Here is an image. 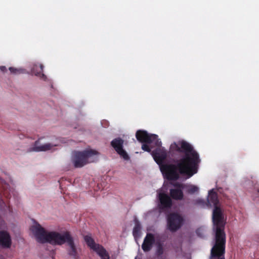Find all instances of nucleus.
I'll use <instances>...</instances> for the list:
<instances>
[{
  "label": "nucleus",
  "mask_w": 259,
  "mask_h": 259,
  "mask_svg": "<svg viewBox=\"0 0 259 259\" xmlns=\"http://www.w3.org/2000/svg\"><path fill=\"white\" fill-rule=\"evenodd\" d=\"M169 153L175 158L179 154L180 158L175 160L174 163L162 164L167 158L166 150L162 147L156 148L152 152L154 160L160 165L161 172L168 180L177 181L180 175L190 178L197 172L200 162L199 156L188 142L184 140L174 142L170 145Z\"/></svg>",
  "instance_id": "1"
},
{
  "label": "nucleus",
  "mask_w": 259,
  "mask_h": 259,
  "mask_svg": "<svg viewBox=\"0 0 259 259\" xmlns=\"http://www.w3.org/2000/svg\"><path fill=\"white\" fill-rule=\"evenodd\" d=\"M257 193H259V189H257Z\"/></svg>",
  "instance_id": "25"
},
{
  "label": "nucleus",
  "mask_w": 259,
  "mask_h": 259,
  "mask_svg": "<svg viewBox=\"0 0 259 259\" xmlns=\"http://www.w3.org/2000/svg\"><path fill=\"white\" fill-rule=\"evenodd\" d=\"M31 231L34 234L37 242L49 243L54 245H61L66 243L67 254L73 259L79 258V248L75 245L74 239L69 231L61 234L58 232H47L41 225L36 223L31 226Z\"/></svg>",
  "instance_id": "2"
},
{
  "label": "nucleus",
  "mask_w": 259,
  "mask_h": 259,
  "mask_svg": "<svg viewBox=\"0 0 259 259\" xmlns=\"http://www.w3.org/2000/svg\"><path fill=\"white\" fill-rule=\"evenodd\" d=\"M198 191V188L194 185H191L189 187L187 192L189 194H194Z\"/></svg>",
  "instance_id": "19"
},
{
  "label": "nucleus",
  "mask_w": 259,
  "mask_h": 259,
  "mask_svg": "<svg viewBox=\"0 0 259 259\" xmlns=\"http://www.w3.org/2000/svg\"><path fill=\"white\" fill-rule=\"evenodd\" d=\"M43 68L44 66L42 64H39L37 65L36 64L34 65L32 69L31 72L33 74H34L35 76L39 77L40 78L46 80L47 78L46 75L43 73Z\"/></svg>",
  "instance_id": "13"
},
{
  "label": "nucleus",
  "mask_w": 259,
  "mask_h": 259,
  "mask_svg": "<svg viewBox=\"0 0 259 259\" xmlns=\"http://www.w3.org/2000/svg\"><path fill=\"white\" fill-rule=\"evenodd\" d=\"M219 201L218 197V194L213 189L210 190L208 192L207 203L201 199H197L195 201V204L201 205L202 207L207 206H218Z\"/></svg>",
  "instance_id": "8"
},
{
  "label": "nucleus",
  "mask_w": 259,
  "mask_h": 259,
  "mask_svg": "<svg viewBox=\"0 0 259 259\" xmlns=\"http://www.w3.org/2000/svg\"><path fill=\"white\" fill-rule=\"evenodd\" d=\"M169 194L170 197L176 200H181L184 197V193L181 189H170Z\"/></svg>",
  "instance_id": "14"
},
{
  "label": "nucleus",
  "mask_w": 259,
  "mask_h": 259,
  "mask_svg": "<svg viewBox=\"0 0 259 259\" xmlns=\"http://www.w3.org/2000/svg\"><path fill=\"white\" fill-rule=\"evenodd\" d=\"M141 226L138 220L135 221V225L133 231V234L135 238H139L141 236Z\"/></svg>",
  "instance_id": "16"
},
{
  "label": "nucleus",
  "mask_w": 259,
  "mask_h": 259,
  "mask_svg": "<svg viewBox=\"0 0 259 259\" xmlns=\"http://www.w3.org/2000/svg\"><path fill=\"white\" fill-rule=\"evenodd\" d=\"M158 198L162 208H170L172 205V201L170 197L164 193H160Z\"/></svg>",
  "instance_id": "12"
},
{
  "label": "nucleus",
  "mask_w": 259,
  "mask_h": 259,
  "mask_svg": "<svg viewBox=\"0 0 259 259\" xmlns=\"http://www.w3.org/2000/svg\"><path fill=\"white\" fill-rule=\"evenodd\" d=\"M0 70L3 72H6L7 71V68L5 66H0Z\"/></svg>",
  "instance_id": "23"
},
{
  "label": "nucleus",
  "mask_w": 259,
  "mask_h": 259,
  "mask_svg": "<svg viewBox=\"0 0 259 259\" xmlns=\"http://www.w3.org/2000/svg\"><path fill=\"white\" fill-rule=\"evenodd\" d=\"M167 228L172 232L179 230L183 225L184 219L178 213L172 212L167 216Z\"/></svg>",
  "instance_id": "7"
},
{
  "label": "nucleus",
  "mask_w": 259,
  "mask_h": 259,
  "mask_svg": "<svg viewBox=\"0 0 259 259\" xmlns=\"http://www.w3.org/2000/svg\"><path fill=\"white\" fill-rule=\"evenodd\" d=\"M213 229L215 231V243L211 249L212 256L219 257L225 254L226 234L224 231L225 221L221 208L215 206L212 212Z\"/></svg>",
  "instance_id": "3"
},
{
  "label": "nucleus",
  "mask_w": 259,
  "mask_h": 259,
  "mask_svg": "<svg viewBox=\"0 0 259 259\" xmlns=\"http://www.w3.org/2000/svg\"><path fill=\"white\" fill-rule=\"evenodd\" d=\"M84 240L88 246L95 251L101 259H109V255L103 246L95 243L94 240L89 235L84 237Z\"/></svg>",
  "instance_id": "6"
},
{
  "label": "nucleus",
  "mask_w": 259,
  "mask_h": 259,
  "mask_svg": "<svg viewBox=\"0 0 259 259\" xmlns=\"http://www.w3.org/2000/svg\"><path fill=\"white\" fill-rule=\"evenodd\" d=\"M174 186L176 187V189H181L183 190L184 188V185L179 183H175Z\"/></svg>",
  "instance_id": "22"
},
{
  "label": "nucleus",
  "mask_w": 259,
  "mask_h": 259,
  "mask_svg": "<svg viewBox=\"0 0 259 259\" xmlns=\"http://www.w3.org/2000/svg\"><path fill=\"white\" fill-rule=\"evenodd\" d=\"M136 137L139 142L142 143H153L157 146H160L161 144V142L159 141L157 135L149 134L146 131H137L136 134Z\"/></svg>",
  "instance_id": "5"
},
{
  "label": "nucleus",
  "mask_w": 259,
  "mask_h": 259,
  "mask_svg": "<svg viewBox=\"0 0 259 259\" xmlns=\"http://www.w3.org/2000/svg\"><path fill=\"white\" fill-rule=\"evenodd\" d=\"M12 241L10 233L6 230L0 231V246L3 248H10Z\"/></svg>",
  "instance_id": "10"
},
{
  "label": "nucleus",
  "mask_w": 259,
  "mask_h": 259,
  "mask_svg": "<svg viewBox=\"0 0 259 259\" xmlns=\"http://www.w3.org/2000/svg\"><path fill=\"white\" fill-rule=\"evenodd\" d=\"M98 154L97 151L92 149L75 151L72 155V161L75 167H82L89 163L97 161Z\"/></svg>",
  "instance_id": "4"
},
{
  "label": "nucleus",
  "mask_w": 259,
  "mask_h": 259,
  "mask_svg": "<svg viewBox=\"0 0 259 259\" xmlns=\"http://www.w3.org/2000/svg\"><path fill=\"white\" fill-rule=\"evenodd\" d=\"M155 241L154 236L152 233H147L144 239L142 248L145 252L151 250Z\"/></svg>",
  "instance_id": "11"
},
{
  "label": "nucleus",
  "mask_w": 259,
  "mask_h": 259,
  "mask_svg": "<svg viewBox=\"0 0 259 259\" xmlns=\"http://www.w3.org/2000/svg\"><path fill=\"white\" fill-rule=\"evenodd\" d=\"M9 69L12 73L14 74L23 73L24 72V69L15 68L12 67H10Z\"/></svg>",
  "instance_id": "18"
},
{
  "label": "nucleus",
  "mask_w": 259,
  "mask_h": 259,
  "mask_svg": "<svg viewBox=\"0 0 259 259\" xmlns=\"http://www.w3.org/2000/svg\"><path fill=\"white\" fill-rule=\"evenodd\" d=\"M147 144V143H144L142 145V149L145 151L150 152L151 151V149Z\"/></svg>",
  "instance_id": "21"
},
{
  "label": "nucleus",
  "mask_w": 259,
  "mask_h": 259,
  "mask_svg": "<svg viewBox=\"0 0 259 259\" xmlns=\"http://www.w3.org/2000/svg\"><path fill=\"white\" fill-rule=\"evenodd\" d=\"M196 233L198 236L203 238L204 236L203 229L201 228H198L196 231Z\"/></svg>",
  "instance_id": "20"
},
{
  "label": "nucleus",
  "mask_w": 259,
  "mask_h": 259,
  "mask_svg": "<svg viewBox=\"0 0 259 259\" xmlns=\"http://www.w3.org/2000/svg\"><path fill=\"white\" fill-rule=\"evenodd\" d=\"M39 143V140L36 141L35 142V144L32 148V151H37V152L45 151L50 150L52 148V147H53V145L50 143L42 145L41 146H38Z\"/></svg>",
  "instance_id": "15"
},
{
  "label": "nucleus",
  "mask_w": 259,
  "mask_h": 259,
  "mask_svg": "<svg viewBox=\"0 0 259 259\" xmlns=\"http://www.w3.org/2000/svg\"><path fill=\"white\" fill-rule=\"evenodd\" d=\"M124 140L118 137L114 139L111 142V146L113 148L118 154L125 160L130 159V156L123 149Z\"/></svg>",
  "instance_id": "9"
},
{
  "label": "nucleus",
  "mask_w": 259,
  "mask_h": 259,
  "mask_svg": "<svg viewBox=\"0 0 259 259\" xmlns=\"http://www.w3.org/2000/svg\"><path fill=\"white\" fill-rule=\"evenodd\" d=\"M156 254L157 256L159 257L161 256L164 253V248L163 246V243L160 241H157L156 243Z\"/></svg>",
  "instance_id": "17"
},
{
  "label": "nucleus",
  "mask_w": 259,
  "mask_h": 259,
  "mask_svg": "<svg viewBox=\"0 0 259 259\" xmlns=\"http://www.w3.org/2000/svg\"><path fill=\"white\" fill-rule=\"evenodd\" d=\"M224 254H223V255H221V256H220L218 257L219 258V259H222L221 257L222 256H224ZM211 256L212 257H214V256H212L211 255ZM214 257H215L214 256Z\"/></svg>",
  "instance_id": "24"
}]
</instances>
